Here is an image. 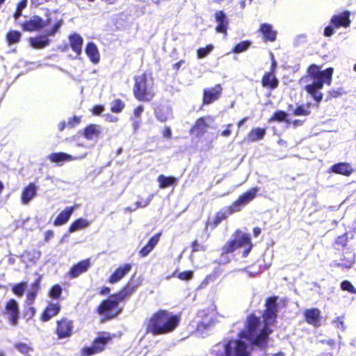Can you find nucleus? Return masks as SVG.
<instances>
[{"label":"nucleus","instance_id":"37998d69","mask_svg":"<svg viewBox=\"0 0 356 356\" xmlns=\"http://www.w3.org/2000/svg\"><path fill=\"white\" fill-rule=\"evenodd\" d=\"M28 0H20L16 3L15 10L13 14L15 20H17L22 15V11L27 7Z\"/></svg>","mask_w":356,"mask_h":356},{"label":"nucleus","instance_id":"603ef678","mask_svg":"<svg viewBox=\"0 0 356 356\" xmlns=\"http://www.w3.org/2000/svg\"><path fill=\"white\" fill-rule=\"evenodd\" d=\"M6 312H19V305L17 302L13 299H9L5 305Z\"/></svg>","mask_w":356,"mask_h":356},{"label":"nucleus","instance_id":"dca6fc26","mask_svg":"<svg viewBox=\"0 0 356 356\" xmlns=\"http://www.w3.org/2000/svg\"><path fill=\"white\" fill-rule=\"evenodd\" d=\"M257 32L261 35L264 42H273L277 40V31L274 30L273 26L270 24H261Z\"/></svg>","mask_w":356,"mask_h":356},{"label":"nucleus","instance_id":"9b49d317","mask_svg":"<svg viewBox=\"0 0 356 356\" xmlns=\"http://www.w3.org/2000/svg\"><path fill=\"white\" fill-rule=\"evenodd\" d=\"M111 340V337L109 333H103L95 339L91 346L83 348V353L87 356L97 354L104 349L106 344Z\"/></svg>","mask_w":356,"mask_h":356},{"label":"nucleus","instance_id":"423d86ee","mask_svg":"<svg viewBox=\"0 0 356 356\" xmlns=\"http://www.w3.org/2000/svg\"><path fill=\"white\" fill-rule=\"evenodd\" d=\"M333 72L334 69L332 67L321 70L319 66L316 64H312L307 69L306 77L312 81V83L321 82V85L325 83L327 86H330L332 81Z\"/></svg>","mask_w":356,"mask_h":356},{"label":"nucleus","instance_id":"5fc2aeb1","mask_svg":"<svg viewBox=\"0 0 356 356\" xmlns=\"http://www.w3.org/2000/svg\"><path fill=\"white\" fill-rule=\"evenodd\" d=\"M341 289L343 291H346L349 292L350 293L356 295V289L351 284V282L348 280H343L341 282Z\"/></svg>","mask_w":356,"mask_h":356},{"label":"nucleus","instance_id":"79ce46f5","mask_svg":"<svg viewBox=\"0 0 356 356\" xmlns=\"http://www.w3.org/2000/svg\"><path fill=\"white\" fill-rule=\"evenodd\" d=\"M348 243V234L346 232L342 235L339 236L334 241L333 246L336 250L339 248H345L347 247Z\"/></svg>","mask_w":356,"mask_h":356},{"label":"nucleus","instance_id":"f3484780","mask_svg":"<svg viewBox=\"0 0 356 356\" xmlns=\"http://www.w3.org/2000/svg\"><path fill=\"white\" fill-rule=\"evenodd\" d=\"M132 268L131 264H124L118 267L114 272L109 276L108 282L115 284L120 281L127 274H128Z\"/></svg>","mask_w":356,"mask_h":356},{"label":"nucleus","instance_id":"052dcab7","mask_svg":"<svg viewBox=\"0 0 356 356\" xmlns=\"http://www.w3.org/2000/svg\"><path fill=\"white\" fill-rule=\"evenodd\" d=\"M81 121V117L74 115L73 117L68 119L67 127L70 129L76 127L80 124Z\"/></svg>","mask_w":356,"mask_h":356},{"label":"nucleus","instance_id":"7ed1b4c3","mask_svg":"<svg viewBox=\"0 0 356 356\" xmlns=\"http://www.w3.org/2000/svg\"><path fill=\"white\" fill-rule=\"evenodd\" d=\"M154 79L151 73L144 72L141 74L134 76L132 88L134 98L140 102L149 103L155 97L153 90Z\"/></svg>","mask_w":356,"mask_h":356},{"label":"nucleus","instance_id":"58836bf2","mask_svg":"<svg viewBox=\"0 0 356 356\" xmlns=\"http://www.w3.org/2000/svg\"><path fill=\"white\" fill-rule=\"evenodd\" d=\"M22 34L17 30H9L6 35V41L8 46L16 44L21 41Z\"/></svg>","mask_w":356,"mask_h":356},{"label":"nucleus","instance_id":"a211bd4d","mask_svg":"<svg viewBox=\"0 0 356 356\" xmlns=\"http://www.w3.org/2000/svg\"><path fill=\"white\" fill-rule=\"evenodd\" d=\"M236 213L232 205H229L223 207L219 211H218L213 220L210 223L211 227L212 228H216L220 223H221L223 220L227 219L228 216Z\"/></svg>","mask_w":356,"mask_h":356},{"label":"nucleus","instance_id":"f8f14e48","mask_svg":"<svg viewBox=\"0 0 356 356\" xmlns=\"http://www.w3.org/2000/svg\"><path fill=\"white\" fill-rule=\"evenodd\" d=\"M208 121L213 122V118L211 115H206L197 118L190 129L189 133L194 134L197 137L202 136L207 132L209 128Z\"/></svg>","mask_w":356,"mask_h":356},{"label":"nucleus","instance_id":"72a5a7b5","mask_svg":"<svg viewBox=\"0 0 356 356\" xmlns=\"http://www.w3.org/2000/svg\"><path fill=\"white\" fill-rule=\"evenodd\" d=\"M86 54L92 63L97 64L99 62V52L94 42H90L86 44Z\"/></svg>","mask_w":356,"mask_h":356},{"label":"nucleus","instance_id":"a19ab883","mask_svg":"<svg viewBox=\"0 0 356 356\" xmlns=\"http://www.w3.org/2000/svg\"><path fill=\"white\" fill-rule=\"evenodd\" d=\"M305 319L308 323L316 327L320 326L322 322V317L319 313H305Z\"/></svg>","mask_w":356,"mask_h":356},{"label":"nucleus","instance_id":"680f3d73","mask_svg":"<svg viewBox=\"0 0 356 356\" xmlns=\"http://www.w3.org/2000/svg\"><path fill=\"white\" fill-rule=\"evenodd\" d=\"M26 305H31L37 296V291L33 290L29 291L26 293Z\"/></svg>","mask_w":356,"mask_h":356},{"label":"nucleus","instance_id":"6ab92c4d","mask_svg":"<svg viewBox=\"0 0 356 356\" xmlns=\"http://www.w3.org/2000/svg\"><path fill=\"white\" fill-rule=\"evenodd\" d=\"M324 85H321V82L312 83L305 86V90L313 98L317 103L323 100V95L320 91Z\"/></svg>","mask_w":356,"mask_h":356},{"label":"nucleus","instance_id":"1a4fd4ad","mask_svg":"<svg viewBox=\"0 0 356 356\" xmlns=\"http://www.w3.org/2000/svg\"><path fill=\"white\" fill-rule=\"evenodd\" d=\"M52 22L51 17H47L45 21L39 15H33L29 19L24 20L19 24L22 30L25 32H33L40 31L47 25H49Z\"/></svg>","mask_w":356,"mask_h":356},{"label":"nucleus","instance_id":"a878e982","mask_svg":"<svg viewBox=\"0 0 356 356\" xmlns=\"http://www.w3.org/2000/svg\"><path fill=\"white\" fill-rule=\"evenodd\" d=\"M330 170L335 174L346 177H349L354 172V169L352 168L351 165L346 162H341L332 165Z\"/></svg>","mask_w":356,"mask_h":356},{"label":"nucleus","instance_id":"aec40b11","mask_svg":"<svg viewBox=\"0 0 356 356\" xmlns=\"http://www.w3.org/2000/svg\"><path fill=\"white\" fill-rule=\"evenodd\" d=\"M90 267L88 260H82L77 264L73 265L67 272V277L70 279L76 278L80 275L86 272Z\"/></svg>","mask_w":356,"mask_h":356},{"label":"nucleus","instance_id":"774afa93","mask_svg":"<svg viewBox=\"0 0 356 356\" xmlns=\"http://www.w3.org/2000/svg\"><path fill=\"white\" fill-rule=\"evenodd\" d=\"M144 107L142 105L137 106L133 111L134 115L136 118H139L141 116L142 113L143 112Z\"/></svg>","mask_w":356,"mask_h":356},{"label":"nucleus","instance_id":"ddd939ff","mask_svg":"<svg viewBox=\"0 0 356 356\" xmlns=\"http://www.w3.org/2000/svg\"><path fill=\"white\" fill-rule=\"evenodd\" d=\"M220 317L221 316L218 313H204L201 322L197 325V332L202 337H204L207 334L205 331L214 325L216 322H218Z\"/></svg>","mask_w":356,"mask_h":356},{"label":"nucleus","instance_id":"0e129e2a","mask_svg":"<svg viewBox=\"0 0 356 356\" xmlns=\"http://www.w3.org/2000/svg\"><path fill=\"white\" fill-rule=\"evenodd\" d=\"M151 200H152V195L150 197H149L145 200L136 202V203H135L136 209H137L138 208H145V207H147L149 204Z\"/></svg>","mask_w":356,"mask_h":356},{"label":"nucleus","instance_id":"4d7b16f0","mask_svg":"<svg viewBox=\"0 0 356 356\" xmlns=\"http://www.w3.org/2000/svg\"><path fill=\"white\" fill-rule=\"evenodd\" d=\"M3 316L10 321L11 325H17L19 318L18 313H3Z\"/></svg>","mask_w":356,"mask_h":356},{"label":"nucleus","instance_id":"bb28decb","mask_svg":"<svg viewBox=\"0 0 356 356\" xmlns=\"http://www.w3.org/2000/svg\"><path fill=\"white\" fill-rule=\"evenodd\" d=\"M341 262L334 261L333 266L334 267H340L345 269L351 268L355 264V254L352 252H345L343 257L341 259Z\"/></svg>","mask_w":356,"mask_h":356},{"label":"nucleus","instance_id":"13d9d810","mask_svg":"<svg viewBox=\"0 0 356 356\" xmlns=\"http://www.w3.org/2000/svg\"><path fill=\"white\" fill-rule=\"evenodd\" d=\"M193 277V270H185L177 275V277L181 280H190Z\"/></svg>","mask_w":356,"mask_h":356},{"label":"nucleus","instance_id":"f257e3e1","mask_svg":"<svg viewBox=\"0 0 356 356\" xmlns=\"http://www.w3.org/2000/svg\"><path fill=\"white\" fill-rule=\"evenodd\" d=\"M276 318V313H263L261 317H257L252 314L240 333L241 338L248 339L253 344L265 348L268 336L273 332L272 327Z\"/></svg>","mask_w":356,"mask_h":356},{"label":"nucleus","instance_id":"c85d7f7f","mask_svg":"<svg viewBox=\"0 0 356 356\" xmlns=\"http://www.w3.org/2000/svg\"><path fill=\"white\" fill-rule=\"evenodd\" d=\"M138 284H133L130 281L126 283L124 286L115 295L119 301H122L130 296L138 288Z\"/></svg>","mask_w":356,"mask_h":356},{"label":"nucleus","instance_id":"bf43d9fd","mask_svg":"<svg viewBox=\"0 0 356 356\" xmlns=\"http://www.w3.org/2000/svg\"><path fill=\"white\" fill-rule=\"evenodd\" d=\"M156 118L159 122H165L169 119V113L162 109H159L156 112Z\"/></svg>","mask_w":356,"mask_h":356},{"label":"nucleus","instance_id":"393cba45","mask_svg":"<svg viewBox=\"0 0 356 356\" xmlns=\"http://www.w3.org/2000/svg\"><path fill=\"white\" fill-rule=\"evenodd\" d=\"M49 161L55 163H63L81 159L82 156H73L65 152H54L48 156Z\"/></svg>","mask_w":356,"mask_h":356},{"label":"nucleus","instance_id":"473e14b6","mask_svg":"<svg viewBox=\"0 0 356 356\" xmlns=\"http://www.w3.org/2000/svg\"><path fill=\"white\" fill-rule=\"evenodd\" d=\"M72 330V322L63 319L58 322L57 334L60 338H65L71 334Z\"/></svg>","mask_w":356,"mask_h":356},{"label":"nucleus","instance_id":"09e8293b","mask_svg":"<svg viewBox=\"0 0 356 356\" xmlns=\"http://www.w3.org/2000/svg\"><path fill=\"white\" fill-rule=\"evenodd\" d=\"M214 49L212 44H209L204 47H200L197 49V57L199 59L207 57Z\"/></svg>","mask_w":356,"mask_h":356},{"label":"nucleus","instance_id":"2f4dec72","mask_svg":"<svg viewBox=\"0 0 356 356\" xmlns=\"http://www.w3.org/2000/svg\"><path fill=\"white\" fill-rule=\"evenodd\" d=\"M74 210V207H65L54 221V226H60L67 222Z\"/></svg>","mask_w":356,"mask_h":356},{"label":"nucleus","instance_id":"de8ad7c7","mask_svg":"<svg viewBox=\"0 0 356 356\" xmlns=\"http://www.w3.org/2000/svg\"><path fill=\"white\" fill-rule=\"evenodd\" d=\"M125 107L124 102L120 99H115L111 103V111L115 113H121Z\"/></svg>","mask_w":356,"mask_h":356},{"label":"nucleus","instance_id":"8fccbe9b","mask_svg":"<svg viewBox=\"0 0 356 356\" xmlns=\"http://www.w3.org/2000/svg\"><path fill=\"white\" fill-rule=\"evenodd\" d=\"M288 114L282 110L275 111L269 118V122H284L286 121Z\"/></svg>","mask_w":356,"mask_h":356},{"label":"nucleus","instance_id":"6e6552de","mask_svg":"<svg viewBox=\"0 0 356 356\" xmlns=\"http://www.w3.org/2000/svg\"><path fill=\"white\" fill-rule=\"evenodd\" d=\"M290 299L286 296L272 295L266 298L263 312H280L286 309Z\"/></svg>","mask_w":356,"mask_h":356},{"label":"nucleus","instance_id":"864d4df0","mask_svg":"<svg viewBox=\"0 0 356 356\" xmlns=\"http://www.w3.org/2000/svg\"><path fill=\"white\" fill-rule=\"evenodd\" d=\"M346 93V92L344 90V89L343 88H339L337 89H331L328 91L327 98L328 99L337 98Z\"/></svg>","mask_w":356,"mask_h":356},{"label":"nucleus","instance_id":"e433bc0d","mask_svg":"<svg viewBox=\"0 0 356 356\" xmlns=\"http://www.w3.org/2000/svg\"><path fill=\"white\" fill-rule=\"evenodd\" d=\"M100 133L99 126L95 124H89L83 129V136L88 140L99 137Z\"/></svg>","mask_w":356,"mask_h":356},{"label":"nucleus","instance_id":"cd10ccee","mask_svg":"<svg viewBox=\"0 0 356 356\" xmlns=\"http://www.w3.org/2000/svg\"><path fill=\"white\" fill-rule=\"evenodd\" d=\"M37 194V187L34 183H29L22 191L21 201L27 204Z\"/></svg>","mask_w":356,"mask_h":356},{"label":"nucleus","instance_id":"6e6d98bb","mask_svg":"<svg viewBox=\"0 0 356 356\" xmlns=\"http://www.w3.org/2000/svg\"><path fill=\"white\" fill-rule=\"evenodd\" d=\"M191 248L192 252H204L207 250L206 245L200 243L197 239H195L191 242Z\"/></svg>","mask_w":356,"mask_h":356},{"label":"nucleus","instance_id":"338daca9","mask_svg":"<svg viewBox=\"0 0 356 356\" xmlns=\"http://www.w3.org/2000/svg\"><path fill=\"white\" fill-rule=\"evenodd\" d=\"M105 110V108L103 105H95L91 108V112L94 115H99L103 111Z\"/></svg>","mask_w":356,"mask_h":356},{"label":"nucleus","instance_id":"f03ea898","mask_svg":"<svg viewBox=\"0 0 356 356\" xmlns=\"http://www.w3.org/2000/svg\"><path fill=\"white\" fill-rule=\"evenodd\" d=\"M179 322V315H172L170 313H155L149 320L147 330L153 335L168 334L175 330Z\"/></svg>","mask_w":356,"mask_h":356},{"label":"nucleus","instance_id":"5701e85b","mask_svg":"<svg viewBox=\"0 0 356 356\" xmlns=\"http://www.w3.org/2000/svg\"><path fill=\"white\" fill-rule=\"evenodd\" d=\"M161 233L159 232L153 235L148 241V242L140 250L139 256L140 257H147L158 244Z\"/></svg>","mask_w":356,"mask_h":356},{"label":"nucleus","instance_id":"f704fd0d","mask_svg":"<svg viewBox=\"0 0 356 356\" xmlns=\"http://www.w3.org/2000/svg\"><path fill=\"white\" fill-rule=\"evenodd\" d=\"M13 346L17 352L23 356H33L35 348L32 343H26L22 341L15 342Z\"/></svg>","mask_w":356,"mask_h":356},{"label":"nucleus","instance_id":"7c9ffc66","mask_svg":"<svg viewBox=\"0 0 356 356\" xmlns=\"http://www.w3.org/2000/svg\"><path fill=\"white\" fill-rule=\"evenodd\" d=\"M120 301L115 294L111 295L108 299L101 302L97 308V312H108L118 307Z\"/></svg>","mask_w":356,"mask_h":356},{"label":"nucleus","instance_id":"20e7f679","mask_svg":"<svg viewBox=\"0 0 356 356\" xmlns=\"http://www.w3.org/2000/svg\"><path fill=\"white\" fill-rule=\"evenodd\" d=\"M253 248L251 236L248 233L240 229L236 230L232 238L228 240L221 248V256H227L238 249H242V257H247Z\"/></svg>","mask_w":356,"mask_h":356},{"label":"nucleus","instance_id":"4be33fe9","mask_svg":"<svg viewBox=\"0 0 356 356\" xmlns=\"http://www.w3.org/2000/svg\"><path fill=\"white\" fill-rule=\"evenodd\" d=\"M214 15L215 19L218 22L215 29L216 31L227 35L229 21L226 15L222 10H217Z\"/></svg>","mask_w":356,"mask_h":356},{"label":"nucleus","instance_id":"c756f323","mask_svg":"<svg viewBox=\"0 0 356 356\" xmlns=\"http://www.w3.org/2000/svg\"><path fill=\"white\" fill-rule=\"evenodd\" d=\"M138 284H133L130 281L126 283L124 286L115 295L119 301H122L130 296L138 288Z\"/></svg>","mask_w":356,"mask_h":356},{"label":"nucleus","instance_id":"3c124183","mask_svg":"<svg viewBox=\"0 0 356 356\" xmlns=\"http://www.w3.org/2000/svg\"><path fill=\"white\" fill-rule=\"evenodd\" d=\"M62 293V288L61 286L56 284L53 285L49 291V296L54 299H58Z\"/></svg>","mask_w":356,"mask_h":356},{"label":"nucleus","instance_id":"b1692460","mask_svg":"<svg viewBox=\"0 0 356 356\" xmlns=\"http://www.w3.org/2000/svg\"><path fill=\"white\" fill-rule=\"evenodd\" d=\"M70 46L77 56L82 53V47L83 44V38L78 33H72L68 36Z\"/></svg>","mask_w":356,"mask_h":356},{"label":"nucleus","instance_id":"4468645a","mask_svg":"<svg viewBox=\"0 0 356 356\" xmlns=\"http://www.w3.org/2000/svg\"><path fill=\"white\" fill-rule=\"evenodd\" d=\"M222 94V87L220 83L203 90L202 104L209 105L218 100Z\"/></svg>","mask_w":356,"mask_h":356},{"label":"nucleus","instance_id":"9d476101","mask_svg":"<svg viewBox=\"0 0 356 356\" xmlns=\"http://www.w3.org/2000/svg\"><path fill=\"white\" fill-rule=\"evenodd\" d=\"M259 191L258 187H252L240 195L231 204L235 211L236 213L241 211L246 205L254 200L258 195Z\"/></svg>","mask_w":356,"mask_h":356},{"label":"nucleus","instance_id":"c9c22d12","mask_svg":"<svg viewBox=\"0 0 356 356\" xmlns=\"http://www.w3.org/2000/svg\"><path fill=\"white\" fill-rule=\"evenodd\" d=\"M157 181L160 188H166L169 186L177 185L178 180L173 176L159 175L157 177Z\"/></svg>","mask_w":356,"mask_h":356},{"label":"nucleus","instance_id":"39448f33","mask_svg":"<svg viewBox=\"0 0 356 356\" xmlns=\"http://www.w3.org/2000/svg\"><path fill=\"white\" fill-rule=\"evenodd\" d=\"M213 351L218 353L220 356H250L252 348L245 341L236 339L216 345Z\"/></svg>","mask_w":356,"mask_h":356},{"label":"nucleus","instance_id":"4c0bfd02","mask_svg":"<svg viewBox=\"0 0 356 356\" xmlns=\"http://www.w3.org/2000/svg\"><path fill=\"white\" fill-rule=\"evenodd\" d=\"M266 134V128H253L252 129L247 135L248 140L249 141H258L264 138Z\"/></svg>","mask_w":356,"mask_h":356},{"label":"nucleus","instance_id":"c03bdc74","mask_svg":"<svg viewBox=\"0 0 356 356\" xmlns=\"http://www.w3.org/2000/svg\"><path fill=\"white\" fill-rule=\"evenodd\" d=\"M252 42L250 40H243L236 44L232 49V52L235 54H240L245 51L251 46Z\"/></svg>","mask_w":356,"mask_h":356},{"label":"nucleus","instance_id":"0eeeda50","mask_svg":"<svg viewBox=\"0 0 356 356\" xmlns=\"http://www.w3.org/2000/svg\"><path fill=\"white\" fill-rule=\"evenodd\" d=\"M63 24V19H56L51 29L47 30L45 35H40L29 38L30 45L37 49H42L47 47L50 44L49 36L54 35L60 29Z\"/></svg>","mask_w":356,"mask_h":356},{"label":"nucleus","instance_id":"e2e57ef3","mask_svg":"<svg viewBox=\"0 0 356 356\" xmlns=\"http://www.w3.org/2000/svg\"><path fill=\"white\" fill-rule=\"evenodd\" d=\"M219 275V270H214L211 273L207 275L204 280V283L208 284L209 282H211L214 281Z\"/></svg>","mask_w":356,"mask_h":356},{"label":"nucleus","instance_id":"a18cd8bd","mask_svg":"<svg viewBox=\"0 0 356 356\" xmlns=\"http://www.w3.org/2000/svg\"><path fill=\"white\" fill-rule=\"evenodd\" d=\"M26 286L27 282L22 281L13 285L11 288V291L17 297H22Z\"/></svg>","mask_w":356,"mask_h":356},{"label":"nucleus","instance_id":"ea45409f","mask_svg":"<svg viewBox=\"0 0 356 356\" xmlns=\"http://www.w3.org/2000/svg\"><path fill=\"white\" fill-rule=\"evenodd\" d=\"M90 225V222L85 218H79L73 221L68 228L70 233L75 232L88 227Z\"/></svg>","mask_w":356,"mask_h":356},{"label":"nucleus","instance_id":"69168bd1","mask_svg":"<svg viewBox=\"0 0 356 356\" xmlns=\"http://www.w3.org/2000/svg\"><path fill=\"white\" fill-rule=\"evenodd\" d=\"M60 309V305L59 302L50 303L45 308L44 312H59Z\"/></svg>","mask_w":356,"mask_h":356},{"label":"nucleus","instance_id":"49530a36","mask_svg":"<svg viewBox=\"0 0 356 356\" xmlns=\"http://www.w3.org/2000/svg\"><path fill=\"white\" fill-rule=\"evenodd\" d=\"M310 104H307L306 106L298 105L293 111V115L296 116H307L311 113L309 109Z\"/></svg>","mask_w":356,"mask_h":356},{"label":"nucleus","instance_id":"412c9836","mask_svg":"<svg viewBox=\"0 0 356 356\" xmlns=\"http://www.w3.org/2000/svg\"><path fill=\"white\" fill-rule=\"evenodd\" d=\"M350 15L349 11H344L339 15H333L330 21L333 27L336 29L348 27L350 24Z\"/></svg>","mask_w":356,"mask_h":356},{"label":"nucleus","instance_id":"2eb2a0df","mask_svg":"<svg viewBox=\"0 0 356 356\" xmlns=\"http://www.w3.org/2000/svg\"><path fill=\"white\" fill-rule=\"evenodd\" d=\"M276 67L275 62L272 63L270 71L264 74L261 83L263 88L270 91L275 90L279 86V80L275 76V70Z\"/></svg>","mask_w":356,"mask_h":356}]
</instances>
